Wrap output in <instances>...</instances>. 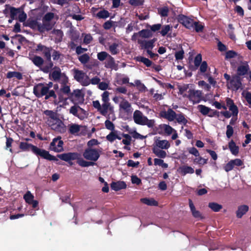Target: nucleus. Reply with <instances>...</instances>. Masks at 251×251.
Listing matches in <instances>:
<instances>
[{
  "instance_id": "f257e3e1",
  "label": "nucleus",
  "mask_w": 251,
  "mask_h": 251,
  "mask_svg": "<svg viewBox=\"0 0 251 251\" xmlns=\"http://www.w3.org/2000/svg\"><path fill=\"white\" fill-rule=\"evenodd\" d=\"M19 147L24 151H28L30 150L36 155L40 156L46 159L49 160H53L55 159V157L50 154L48 151L40 149L37 147L26 142H21Z\"/></svg>"
},
{
  "instance_id": "f03ea898",
  "label": "nucleus",
  "mask_w": 251,
  "mask_h": 251,
  "mask_svg": "<svg viewBox=\"0 0 251 251\" xmlns=\"http://www.w3.org/2000/svg\"><path fill=\"white\" fill-rule=\"evenodd\" d=\"M33 93L38 98L45 96L46 100L51 97L54 99L56 98L54 91L53 90H49L48 85L44 83H39L35 85L33 88Z\"/></svg>"
},
{
  "instance_id": "7ed1b4c3",
  "label": "nucleus",
  "mask_w": 251,
  "mask_h": 251,
  "mask_svg": "<svg viewBox=\"0 0 251 251\" xmlns=\"http://www.w3.org/2000/svg\"><path fill=\"white\" fill-rule=\"evenodd\" d=\"M133 119L134 122L140 125H147L149 127H152L154 126L153 120H149L139 110H135L134 112Z\"/></svg>"
},
{
  "instance_id": "20e7f679",
  "label": "nucleus",
  "mask_w": 251,
  "mask_h": 251,
  "mask_svg": "<svg viewBox=\"0 0 251 251\" xmlns=\"http://www.w3.org/2000/svg\"><path fill=\"white\" fill-rule=\"evenodd\" d=\"M34 196L31 193L30 191H27L24 195V199L25 201L28 204L31 205L32 208L34 209L30 210L27 211L26 215L30 216H34L36 215V210L39 209V202L37 200L34 199Z\"/></svg>"
},
{
  "instance_id": "39448f33",
  "label": "nucleus",
  "mask_w": 251,
  "mask_h": 251,
  "mask_svg": "<svg viewBox=\"0 0 251 251\" xmlns=\"http://www.w3.org/2000/svg\"><path fill=\"white\" fill-rule=\"evenodd\" d=\"M75 79L83 86H87L90 84V79L83 71L77 69L72 70Z\"/></svg>"
},
{
  "instance_id": "423d86ee",
  "label": "nucleus",
  "mask_w": 251,
  "mask_h": 251,
  "mask_svg": "<svg viewBox=\"0 0 251 251\" xmlns=\"http://www.w3.org/2000/svg\"><path fill=\"white\" fill-rule=\"evenodd\" d=\"M100 153L101 151L100 150L89 148L84 151L83 156L86 160L96 161L99 158Z\"/></svg>"
},
{
  "instance_id": "0eeeda50",
  "label": "nucleus",
  "mask_w": 251,
  "mask_h": 251,
  "mask_svg": "<svg viewBox=\"0 0 251 251\" xmlns=\"http://www.w3.org/2000/svg\"><path fill=\"white\" fill-rule=\"evenodd\" d=\"M226 86L228 89L237 91L242 87L241 79L240 76L234 75L231 77L229 82H226Z\"/></svg>"
},
{
  "instance_id": "6e6552de",
  "label": "nucleus",
  "mask_w": 251,
  "mask_h": 251,
  "mask_svg": "<svg viewBox=\"0 0 251 251\" xmlns=\"http://www.w3.org/2000/svg\"><path fill=\"white\" fill-rule=\"evenodd\" d=\"M70 113L77 117L80 120H83L87 117V113L80 106L75 105L71 106L69 110Z\"/></svg>"
},
{
  "instance_id": "1a4fd4ad",
  "label": "nucleus",
  "mask_w": 251,
  "mask_h": 251,
  "mask_svg": "<svg viewBox=\"0 0 251 251\" xmlns=\"http://www.w3.org/2000/svg\"><path fill=\"white\" fill-rule=\"evenodd\" d=\"M201 95V92L200 90L189 89L187 98L194 104L199 103L201 101L202 97Z\"/></svg>"
},
{
  "instance_id": "9d476101",
  "label": "nucleus",
  "mask_w": 251,
  "mask_h": 251,
  "mask_svg": "<svg viewBox=\"0 0 251 251\" xmlns=\"http://www.w3.org/2000/svg\"><path fill=\"white\" fill-rule=\"evenodd\" d=\"M171 146L170 142L167 140H162L159 137L154 138V143L152 147L161 149L162 150H168Z\"/></svg>"
},
{
  "instance_id": "9b49d317",
  "label": "nucleus",
  "mask_w": 251,
  "mask_h": 251,
  "mask_svg": "<svg viewBox=\"0 0 251 251\" xmlns=\"http://www.w3.org/2000/svg\"><path fill=\"white\" fill-rule=\"evenodd\" d=\"M63 142L61 140V137L54 138L51 142L50 148V150L55 152H61L63 151Z\"/></svg>"
},
{
  "instance_id": "f8f14e48",
  "label": "nucleus",
  "mask_w": 251,
  "mask_h": 251,
  "mask_svg": "<svg viewBox=\"0 0 251 251\" xmlns=\"http://www.w3.org/2000/svg\"><path fill=\"white\" fill-rule=\"evenodd\" d=\"M51 129L59 132L64 133L66 131V126L63 122L58 118L53 122L49 124Z\"/></svg>"
},
{
  "instance_id": "ddd939ff",
  "label": "nucleus",
  "mask_w": 251,
  "mask_h": 251,
  "mask_svg": "<svg viewBox=\"0 0 251 251\" xmlns=\"http://www.w3.org/2000/svg\"><path fill=\"white\" fill-rule=\"evenodd\" d=\"M71 100L75 104L83 103L84 101V94L82 90L76 89L72 94Z\"/></svg>"
},
{
  "instance_id": "4468645a",
  "label": "nucleus",
  "mask_w": 251,
  "mask_h": 251,
  "mask_svg": "<svg viewBox=\"0 0 251 251\" xmlns=\"http://www.w3.org/2000/svg\"><path fill=\"white\" fill-rule=\"evenodd\" d=\"M79 156V154L76 152H67L59 154L58 157L61 160L68 162L70 165H72L71 161L78 159Z\"/></svg>"
},
{
  "instance_id": "2eb2a0df",
  "label": "nucleus",
  "mask_w": 251,
  "mask_h": 251,
  "mask_svg": "<svg viewBox=\"0 0 251 251\" xmlns=\"http://www.w3.org/2000/svg\"><path fill=\"white\" fill-rule=\"evenodd\" d=\"M178 20L187 28L189 29L194 28L195 21L191 18L182 15L179 16Z\"/></svg>"
},
{
  "instance_id": "dca6fc26",
  "label": "nucleus",
  "mask_w": 251,
  "mask_h": 251,
  "mask_svg": "<svg viewBox=\"0 0 251 251\" xmlns=\"http://www.w3.org/2000/svg\"><path fill=\"white\" fill-rule=\"evenodd\" d=\"M243 164V161L238 158L231 160L224 166L226 172H228L234 169L235 166H241Z\"/></svg>"
},
{
  "instance_id": "f3484780",
  "label": "nucleus",
  "mask_w": 251,
  "mask_h": 251,
  "mask_svg": "<svg viewBox=\"0 0 251 251\" xmlns=\"http://www.w3.org/2000/svg\"><path fill=\"white\" fill-rule=\"evenodd\" d=\"M119 110L121 112L131 114L133 109L131 104L125 98L119 103Z\"/></svg>"
},
{
  "instance_id": "a211bd4d",
  "label": "nucleus",
  "mask_w": 251,
  "mask_h": 251,
  "mask_svg": "<svg viewBox=\"0 0 251 251\" xmlns=\"http://www.w3.org/2000/svg\"><path fill=\"white\" fill-rule=\"evenodd\" d=\"M22 9V8H16L6 5L4 13L5 14H7L9 13L11 18H12L13 19H16L18 18V16Z\"/></svg>"
},
{
  "instance_id": "6ab92c4d",
  "label": "nucleus",
  "mask_w": 251,
  "mask_h": 251,
  "mask_svg": "<svg viewBox=\"0 0 251 251\" xmlns=\"http://www.w3.org/2000/svg\"><path fill=\"white\" fill-rule=\"evenodd\" d=\"M50 76L51 77L52 79L55 81H58L61 78H63L64 83H66L68 80L66 76L61 74V70L58 68H56L54 69V70L50 74Z\"/></svg>"
},
{
  "instance_id": "aec40b11",
  "label": "nucleus",
  "mask_w": 251,
  "mask_h": 251,
  "mask_svg": "<svg viewBox=\"0 0 251 251\" xmlns=\"http://www.w3.org/2000/svg\"><path fill=\"white\" fill-rule=\"evenodd\" d=\"M198 109L202 115H208L210 117L214 116L218 113L217 111H213L211 108L203 105H199Z\"/></svg>"
},
{
  "instance_id": "412c9836",
  "label": "nucleus",
  "mask_w": 251,
  "mask_h": 251,
  "mask_svg": "<svg viewBox=\"0 0 251 251\" xmlns=\"http://www.w3.org/2000/svg\"><path fill=\"white\" fill-rule=\"evenodd\" d=\"M249 65L247 62H241L237 67V75L240 76L247 74L249 70Z\"/></svg>"
},
{
  "instance_id": "4be33fe9",
  "label": "nucleus",
  "mask_w": 251,
  "mask_h": 251,
  "mask_svg": "<svg viewBox=\"0 0 251 251\" xmlns=\"http://www.w3.org/2000/svg\"><path fill=\"white\" fill-rule=\"evenodd\" d=\"M176 113L171 108H169L167 111H162L160 113L161 117L167 119L169 121H173L176 117Z\"/></svg>"
},
{
  "instance_id": "5701e85b",
  "label": "nucleus",
  "mask_w": 251,
  "mask_h": 251,
  "mask_svg": "<svg viewBox=\"0 0 251 251\" xmlns=\"http://www.w3.org/2000/svg\"><path fill=\"white\" fill-rule=\"evenodd\" d=\"M138 43L140 45L142 49H144L148 50H151L154 47V40H151L149 41L138 40Z\"/></svg>"
},
{
  "instance_id": "b1692460",
  "label": "nucleus",
  "mask_w": 251,
  "mask_h": 251,
  "mask_svg": "<svg viewBox=\"0 0 251 251\" xmlns=\"http://www.w3.org/2000/svg\"><path fill=\"white\" fill-rule=\"evenodd\" d=\"M108 111H113V107L109 102H102L100 112L103 116H106Z\"/></svg>"
},
{
  "instance_id": "393cba45",
  "label": "nucleus",
  "mask_w": 251,
  "mask_h": 251,
  "mask_svg": "<svg viewBox=\"0 0 251 251\" xmlns=\"http://www.w3.org/2000/svg\"><path fill=\"white\" fill-rule=\"evenodd\" d=\"M104 66L106 68L115 70H117L118 68V65L115 63L114 58L111 55H110L105 61Z\"/></svg>"
},
{
  "instance_id": "a878e982",
  "label": "nucleus",
  "mask_w": 251,
  "mask_h": 251,
  "mask_svg": "<svg viewBox=\"0 0 251 251\" xmlns=\"http://www.w3.org/2000/svg\"><path fill=\"white\" fill-rule=\"evenodd\" d=\"M249 210V207L246 204L239 205L236 212V217L238 218H241L243 215L246 214Z\"/></svg>"
},
{
  "instance_id": "bb28decb",
  "label": "nucleus",
  "mask_w": 251,
  "mask_h": 251,
  "mask_svg": "<svg viewBox=\"0 0 251 251\" xmlns=\"http://www.w3.org/2000/svg\"><path fill=\"white\" fill-rule=\"evenodd\" d=\"M121 46V42L117 41L109 45V50L110 53L113 55L118 54L120 52V46Z\"/></svg>"
},
{
  "instance_id": "cd10ccee",
  "label": "nucleus",
  "mask_w": 251,
  "mask_h": 251,
  "mask_svg": "<svg viewBox=\"0 0 251 251\" xmlns=\"http://www.w3.org/2000/svg\"><path fill=\"white\" fill-rule=\"evenodd\" d=\"M126 187V184L123 181H118L113 182L111 184V188L114 191H117L121 189H125Z\"/></svg>"
},
{
  "instance_id": "c85d7f7f",
  "label": "nucleus",
  "mask_w": 251,
  "mask_h": 251,
  "mask_svg": "<svg viewBox=\"0 0 251 251\" xmlns=\"http://www.w3.org/2000/svg\"><path fill=\"white\" fill-rule=\"evenodd\" d=\"M44 113L46 116H48L47 120L48 125L53 122L58 118L57 114L52 110H45Z\"/></svg>"
},
{
  "instance_id": "c756f323",
  "label": "nucleus",
  "mask_w": 251,
  "mask_h": 251,
  "mask_svg": "<svg viewBox=\"0 0 251 251\" xmlns=\"http://www.w3.org/2000/svg\"><path fill=\"white\" fill-rule=\"evenodd\" d=\"M179 90V94L181 95L183 97H187L188 93L187 90L189 89V84H181L178 86Z\"/></svg>"
},
{
  "instance_id": "7c9ffc66",
  "label": "nucleus",
  "mask_w": 251,
  "mask_h": 251,
  "mask_svg": "<svg viewBox=\"0 0 251 251\" xmlns=\"http://www.w3.org/2000/svg\"><path fill=\"white\" fill-rule=\"evenodd\" d=\"M54 23L55 22L53 21H49L47 23L43 22V25L39 26V29L41 31H43L45 30H49L52 28Z\"/></svg>"
},
{
  "instance_id": "2f4dec72",
  "label": "nucleus",
  "mask_w": 251,
  "mask_h": 251,
  "mask_svg": "<svg viewBox=\"0 0 251 251\" xmlns=\"http://www.w3.org/2000/svg\"><path fill=\"white\" fill-rule=\"evenodd\" d=\"M152 150L153 153L158 157L161 158H164L167 156L166 152L164 151L163 150L153 147Z\"/></svg>"
},
{
  "instance_id": "473e14b6",
  "label": "nucleus",
  "mask_w": 251,
  "mask_h": 251,
  "mask_svg": "<svg viewBox=\"0 0 251 251\" xmlns=\"http://www.w3.org/2000/svg\"><path fill=\"white\" fill-rule=\"evenodd\" d=\"M228 148L233 155H237L239 153V147L236 146L235 142L231 140L228 143Z\"/></svg>"
},
{
  "instance_id": "72a5a7b5",
  "label": "nucleus",
  "mask_w": 251,
  "mask_h": 251,
  "mask_svg": "<svg viewBox=\"0 0 251 251\" xmlns=\"http://www.w3.org/2000/svg\"><path fill=\"white\" fill-rule=\"evenodd\" d=\"M189 204L193 216L195 218H201V213L196 209L195 207L191 200H189Z\"/></svg>"
},
{
  "instance_id": "f704fd0d",
  "label": "nucleus",
  "mask_w": 251,
  "mask_h": 251,
  "mask_svg": "<svg viewBox=\"0 0 251 251\" xmlns=\"http://www.w3.org/2000/svg\"><path fill=\"white\" fill-rule=\"evenodd\" d=\"M29 58L36 66L40 67V68L42 67L44 60L41 57L34 56L32 57L31 56Z\"/></svg>"
},
{
  "instance_id": "c9c22d12",
  "label": "nucleus",
  "mask_w": 251,
  "mask_h": 251,
  "mask_svg": "<svg viewBox=\"0 0 251 251\" xmlns=\"http://www.w3.org/2000/svg\"><path fill=\"white\" fill-rule=\"evenodd\" d=\"M81 127L82 126L80 125L75 124H71L69 126V132L73 134H76L79 131Z\"/></svg>"
},
{
  "instance_id": "e433bc0d",
  "label": "nucleus",
  "mask_w": 251,
  "mask_h": 251,
  "mask_svg": "<svg viewBox=\"0 0 251 251\" xmlns=\"http://www.w3.org/2000/svg\"><path fill=\"white\" fill-rule=\"evenodd\" d=\"M129 84L131 86H136L138 90L141 92H144L147 90L146 87L139 80H135L134 83H130Z\"/></svg>"
},
{
  "instance_id": "4c0bfd02",
  "label": "nucleus",
  "mask_w": 251,
  "mask_h": 251,
  "mask_svg": "<svg viewBox=\"0 0 251 251\" xmlns=\"http://www.w3.org/2000/svg\"><path fill=\"white\" fill-rule=\"evenodd\" d=\"M6 77L7 78H11L13 77H15L17 79L20 80L23 78V75H22V74L19 72H16V71L8 72L6 74Z\"/></svg>"
},
{
  "instance_id": "58836bf2",
  "label": "nucleus",
  "mask_w": 251,
  "mask_h": 251,
  "mask_svg": "<svg viewBox=\"0 0 251 251\" xmlns=\"http://www.w3.org/2000/svg\"><path fill=\"white\" fill-rule=\"evenodd\" d=\"M128 132L131 134L133 138L143 140L147 137V136H143L138 133L135 129H128Z\"/></svg>"
},
{
  "instance_id": "ea45409f",
  "label": "nucleus",
  "mask_w": 251,
  "mask_h": 251,
  "mask_svg": "<svg viewBox=\"0 0 251 251\" xmlns=\"http://www.w3.org/2000/svg\"><path fill=\"white\" fill-rule=\"evenodd\" d=\"M140 201L148 205L157 206L158 205V202L152 198H142Z\"/></svg>"
},
{
  "instance_id": "a19ab883",
  "label": "nucleus",
  "mask_w": 251,
  "mask_h": 251,
  "mask_svg": "<svg viewBox=\"0 0 251 251\" xmlns=\"http://www.w3.org/2000/svg\"><path fill=\"white\" fill-rule=\"evenodd\" d=\"M160 126L168 135H171L173 132L175 131V129L174 128L166 124L161 125Z\"/></svg>"
},
{
  "instance_id": "79ce46f5",
  "label": "nucleus",
  "mask_w": 251,
  "mask_h": 251,
  "mask_svg": "<svg viewBox=\"0 0 251 251\" xmlns=\"http://www.w3.org/2000/svg\"><path fill=\"white\" fill-rule=\"evenodd\" d=\"M76 160H77V163L81 167H86L94 165V162L86 161L84 159L79 158V156L78 157V159H76Z\"/></svg>"
},
{
  "instance_id": "37998d69",
  "label": "nucleus",
  "mask_w": 251,
  "mask_h": 251,
  "mask_svg": "<svg viewBox=\"0 0 251 251\" xmlns=\"http://www.w3.org/2000/svg\"><path fill=\"white\" fill-rule=\"evenodd\" d=\"M179 170L183 175L187 174H192L194 173V170L191 167L188 166H183L179 168Z\"/></svg>"
},
{
  "instance_id": "c03bdc74",
  "label": "nucleus",
  "mask_w": 251,
  "mask_h": 251,
  "mask_svg": "<svg viewBox=\"0 0 251 251\" xmlns=\"http://www.w3.org/2000/svg\"><path fill=\"white\" fill-rule=\"evenodd\" d=\"M175 119L177 123L183 125H186L188 122L184 115L182 113L176 114Z\"/></svg>"
},
{
  "instance_id": "a18cd8bd",
  "label": "nucleus",
  "mask_w": 251,
  "mask_h": 251,
  "mask_svg": "<svg viewBox=\"0 0 251 251\" xmlns=\"http://www.w3.org/2000/svg\"><path fill=\"white\" fill-rule=\"evenodd\" d=\"M208 207L214 212H218L222 208V205L216 202H210Z\"/></svg>"
},
{
  "instance_id": "49530a36",
  "label": "nucleus",
  "mask_w": 251,
  "mask_h": 251,
  "mask_svg": "<svg viewBox=\"0 0 251 251\" xmlns=\"http://www.w3.org/2000/svg\"><path fill=\"white\" fill-rule=\"evenodd\" d=\"M53 66V63L51 62L50 60H49L48 63L45 64L44 65L42 66V67L41 68V70H42L44 73H47L50 71V70L52 68Z\"/></svg>"
},
{
  "instance_id": "de8ad7c7",
  "label": "nucleus",
  "mask_w": 251,
  "mask_h": 251,
  "mask_svg": "<svg viewBox=\"0 0 251 251\" xmlns=\"http://www.w3.org/2000/svg\"><path fill=\"white\" fill-rule=\"evenodd\" d=\"M169 9L167 6H163L158 9V13L161 17H167L168 16Z\"/></svg>"
},
{
  "instance_id": "09e8293b",
  "label": "nucleus",
  "mask_w": 251,
  "mask_h": 251,
  "mask_svg": "<svg viewBox=\"0 0 251 251\" xmlns=\"http://www.w3.org/2000/svg\"><path fill=\"white\" fill-rule=\"evenodd\" d=\"M110 55V54H109L108 53H107L105 51H101V52H99L98 53L97 57L99 60L102 61H104V60H106V59L108 58V57Z\"/></svg>"
},
{
  "instance_id": "8fccbe9b",
  "label": "nucleus",
  "mask_w": 251,
  "mask_h": 251,
  "mask_svg": "<svg viewBox=\"0 0 251 251\" xmlns=\"http://www.w3.org/2000/svg\"><path fill=\"white\" fill-rule=\"evenodd\" d=\"M242 97L246 100L249 104H251V93L247 91L244 90L242 93Z\"/></svg>"
},
{
  "instance_id": "3c124183",
  "label": "nucleus",
  "mask_w": 251,
  "mask_h": 251,
  "mask_svg": "<svg viewBox=\"0 0 251 251\" xmlns=\"http://www.w3.org/2000/svg\"><path fill=\"white\" fill-rule=\"evenodd\" d=\"M114 91L116 94H126L127 90L126 87L124 86H119L116 88Z\"/></svg>"
},
{
  "instance_id": "603ef678",
  "label": "nucleus",
  "mask_w": 251,
  "mask_h": 251,
  "mask_svg": "<svg viewBox=\"0 0 251 251\" xmlns=\"http://www.w3.org/2000/svg\"><path fill=\"white\" fill-rule=\"evenodd\" d=\"M137 60L143 63L147 67H149L151 65V62L149 59L144 57H137Z\"/></svg>"
},
{
  "instance_id": "864d4df0",
  "label": "nucleus",
  "mask_w": 251,
  "mask_h": 251,
  "mask_svg": "<svg viewBox=\"0 0 251 251\" xmlns=\"http://www.w3.org/2000/svg\"><path fill=\"white\" fill-rule=\"evenodd\" d=\"M90 59V57L87 54H83L78 57V60L83 64H86Z\"/></svg>"
},
{
  "instance_id": "5fc2aeb1",
  "label": "nucleus",
  "mask_w": 251,
  "mask_h": 251,
  "mask_svg": "<svg viewBox=\"0 0 251 251\" xmlns=\"http://www.w3.org/2000/svg\"><path fill=\"white\" fill-rule=\"evenodd\" d=\"M97 16L99 18L105 19L109 16V12L105 10L99 11L97 14Z\"/></svg>"
},
{
  "instance_id": "6e6d98bb",
  "label": "nucleus",
  "mask_w": 251,
  "mask_h": 251,
  "mask_svg": "<svg viewBox=\"0 0 251 251\" xmlns=\"http://www.w3.org/2000/svg\"><path fill=\"white\" fill-rule=\"evenodd\" d=\"M129 78L126 76H120L118 77L117 83L119 84H126L129 83Z\"/></svg>"
},
{
  "instance_id": "4d7b16f0",
  "label": "nucleus",
  "mask_w": 251,
  "mask_h": 251,
  "mask_svg": "<svg viewBox=\"0 0 251 251\" xmlns=\"http://www.w3.org/2000/svg\"><path fill=\"white\" fill-rule=\"evenodd\" d=\"M194 163L196 164H199L200 165H204L207 163V160L202 158L199 155L194 159Z\"/></svg>"
},
{
  "instance_id": "13d9d810",
  "label": "nucleus",
  "mask_w": 251,
  "mask_h": 251,
  "mask_svg": "<svg viewBox=\"0 0 251 251\" xmlns=\"http://www.w3.org/2000/svg\"><path fill=\"white\" fill-rule=\"evenodd\" d=\"M54 16V15L53 13L49 12L47 13L43 19V22L47 23L49 21H52V20L53 19Z\"/></svg>"
},
{
  "instance_id": "bf43d9fd",
  "label": "nucleus",
  "mask_w": 251,
  "mask_h": 251,
  "mask_svg": "<svg viewBox=\"0 0 251 251\" xmlns=\"http://www.w3.org/2000/svg\"><path fill=\"white\" fill-rule=\"evenodd\" d=\"M203 27L204 26L202 24L199 22H195L193 29H195L196 32H199L202 31Z\"/></svg>"
},
{
  "instance_id": "052dcab7",
  "label": "nucleus",
  "mask_w": 251,
  "mask_h": 251,
  "mask_svg": "<svg viewBox=\"0 0 251 251\" xmlns=\"http://www.w3.org/2000/svg\"><path fill=\"white\" fill-rule=\"evenodd\" d=\"M18 20L20 22H24L26 18L27 15L26 13L24 11L23 9L22 8L19 16H18Z\"/></svg>"
},
{
  "instance_id": "680f3d73",
  "label": "nucleus",
  "mask_w": 251,
  "mask_h": 251,
  "mask_svg": "<svg viewBox=\"0 0 251 251\" xmlns=\"http://www.w3.org/2000/svg\"><path fill=\"white\" fill-rule=\"evenodd\" d=\"M51 49L50 48L45 47L42 53L44 54L48 60H50L51 58Z\"/></svg>"
},
{
  "instance_id": "e2e57ef3",
  "label": "nucleus",
  "mask_w": 251,
  "mask_h": 251,
  "mask_svg": "<svg viewBox=\"0 0 251 251\" xmlns=\"http://www.w3.org/2000/svg\"><path fill=\"white\" fill-rule=\"evenodd\" d=\"M171 27L169 25H165L163 26L160 32L161 35L163 36H165L171 30Z\"/></svg>"
},
{
  "instance_id": "0e129e2a",
  "label": "nucleus",
  "mask_w": 251,
  "mask_h": 251,
  "mask_svg": "<svg viewBox=\"0 0 251 251\" xmlns=\"http://www.w3.org/2000/svg\"><path fill=\"white\" fill-rule=\"evenodd\" d=\"M198 85L200 87H203V88L206 91H209L211 88V86L203 80L199 81Z\"/></svg>"
},
{
  "instance_id": "69168bd1",
  "label": "nucleus",
  "mask_w": 251,
  "mask_h": 251,
  "mask_svg": "<svg viewBox=\"0 0 251 251\" xmlns=\"http://www.w3.org/2000/svg\"><path fill=\"white\" fill-rule=\"evenodd\" d=\"M229 110L232 112V115L237 116L238 113L237 107L235 105H232L228 108Z\"/></svg>"
},
{
  "instance_id": "338daca9",
  "label": "nucleus",
  "mask_w": 251,
  "mask_h": 251,
  "mask_svg": "<svg viewBox=\"0 0 251 251\" xmlns=\"http://www.w3.org/2000/svg\"><path fill=\"white\" fill-rule=\"evenodd\" d=\"M202 60L201 55L200 54H198L195 58L194 64L195 66L198 67L200 66Z\"/></svg>"
},
{
  "instance_id": "774afa93",
  "label": "nucleus",
  "mask_w": 251,
  "mask_h": 251,
  "mask_svg": "<svg viewBox=\"0 0 251 251\" xmlns=\"http://www.w3.org/2000/svg\"><path fill=\"white\" fill-rule=\"evenodd\" d=\"M105 126L107 129H109L110 130H114V126L113 124L107 120L105 122Z\"/></svg>"
}]
</instances>
